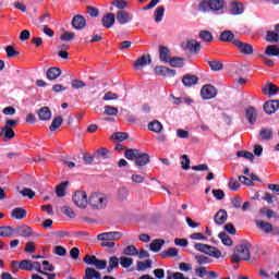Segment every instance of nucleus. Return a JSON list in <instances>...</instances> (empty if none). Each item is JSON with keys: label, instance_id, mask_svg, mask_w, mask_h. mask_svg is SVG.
<instances>
[{"label": "nucleus", "instance_id": "nucleus-8", "mask_svg": "<svg viewBox=\"0 0 279 279\" xmlns=\"http://www.w3.org/2000/svg\"><path fill=\"white\" fill-rule=\"evenodd\" d=\"M232 43L236 49H239L240 53H243L244 56H252L254 53V47L252 45L238 39H234Z\"/></svg>", "mask_w": 279, "mask_h": 279}, {"label": "nucleus", "instance_id": "nucleus-15", "mask_svg": "<svg viewBox=\"0 0 279 279\" xmlns=\"http://www.w3.org/2000/svg\"><path fill=\"white\" fill-rule=\"evenodd\" d=\"M72 27L74 29H84V27H86V17L83 15H75L72 19Z\"/></svg>", "mask_w": 279, "mask_h": 279}, {"label": "nucleus", "instance_id": "nucleus-64", "mask_svg": "<svg viewBox=\"0 0 279 279\" xmlns=\"http://www.w3.org/2000/svg\"><path fill=\"white\" fill-rule=\"evenodd\" d=\"M228 186L231 191H239L241 189V184L234 179L229 180Z\"/></svg>", "mask_w": 279, "mask_h": 279}, {"label": "nucleus", "instance_id": "nucleus-53", "mask_svg": "<svg viewBox=\"0 0 279 279\" xmlns=\"http://www.w3.org/2000/svg\"><path fill=\"white\" fill-rule=\"evenodd\" d=\"M125 256H138V250L134 245H130L124 248Z\"/></svg>", "mask_w": 279, "mask_h": 279}, {"label": "nucleus", "instance_id": "nucleus-57", "mask_svg": "<svg viewBox=\"0 0 279 279\" xmlns=\"http://www.w3.org/2000/svg\"><path fill=\"white\" fill-rule=\"evenodd\" d=\"M134 263V259L131 257H121L120 258V265L128 269V267H132V264Z\"/></svg>", "mask_w": 279, "mask_h": 279}, {"label": "nucleus", "instance_id": "nucleus-36", "mask_svg": "<svg viewBox=\"0 0 279 279\" xmlns=\"http://www.w3.org/2000/svg\"><path fill=\"white\" fill-rule=\"evenodd\" d=\"M129 195H130V192L128 191V189L120 187L117 193V199L118 202H125Z\"/></svg>", "mask_w": 279, "mask_h": 279}, {"label": "nucleus", "instance_id": "nucleus-24", "mask_svg": "<svg viewBox=\"0 0 279 279\" xmlns=\"http://www.w3.org/2000/svg\"><path fill=\"white\" fill-rule=\"evenodd\" d=\"M159 58L162 62H171V52L167 47H159Z\"/></svg>", "mask_w": 279, "mask_h": 279}, {"label": "nucleus", "instance_id": "nucleus-2", "mask_svg": "<svg viewBox=\"0 0 279 279\" xmlns=\"http://www.w3.org/2000/svg\"><path fill=\"white\" fill-rule=\"evenodd\" d=\"M250 247L247 245H238L231 256L232 263H241V260H250Z\"/></svg>", "mask_w": 279, "mask_h": 279}, {"label": "nucleus", "instance_id": "nucleus-63", "mask_svg": "<svg viewBox=\"0 0 279 279\" xmlns=\"http://www.w3.org/2000/svg\"><path fill=\"white\" fill-rule=\"evenodd\" d=\"M208 64L211 71H221L223 69V64L219 61H209Z\"/></svg>", "mask_w": 279, "mask_h": 279}, {"label": "nucleus", "instance_id": "nucleus-58", "mask_svg": "<svg viewBox=\"0 0 279 279\" xmlns=\"http://www.w3.org/2000/svg\"><path fill=\"white\" fill-rule=\"evenodd\" d=\"M75 38V33L73 32H65L60 36V40H63L65 43H69L70 40H73Z\"/></svg>", "mask_w": 279, "mask_h": 279}, {"label": "nucleus", "instance_id": "nucleus-20", "mask_svg": "<svg viewBox=\"0 0 279 279\" xmlns=\"http://www.w3.org/2000/svg\"><path fill=\"white\" fill-rule=\"evenodd\" d=\"M278 90H279L278 86H276L271 83L264 85L262 88V93L264 95H269L270 97L274 95H278Z\"/></svg>", "mask_w": 279, "mask_h": 279}, {"label": "nucleus", "instance_id": "nucleus-42", "mask_svg": "<svg viewBox=\"0 0 279 279\" xmlns=\"http://www.w3.org/2000/svg\"><path fill=\"white\" fill-rule=\"evenodd\" d=\"M0 136H3L4 138H8L10 141L15 136L14 130L3 126L1 129Z\"/></svg>", "mask_w": 279, "mask_h": 279}, {"label": "nucleus", "instance_id": "nucleus-5", "mask_svg": "<svg viewBox=\"0 0 279 279\" xmlns=\"http://www.w3.org/2000/svg\"><path fill=\"white\" fill-rule=\"evenodd\" d=\"M255 225L265 234H272V236L279 235V228L274 227V225H271L270 222H267L265 220H255Z\"/></svg>", "mask_w": 279, "mask_h": 279}, {"label": "nucleus", "instance_id": "nucleus-55", "mask_svg": "<svg viewBox=\"0 0 279 279\" xmlns=\"http://www.w3.org/2000/svg\"><path fill=\"white\" fill-rule=\"evenodd\" d=\"M195 260L198 265H208V263H210V257L205 255H196Z\"/></svg>", "mask_w": 279, "mask_h": 279}, {"label": "nucleus", "instance_id": "nucleus-40", "mask_svg": "<svg viewBox=\"0 0 279 279\" xmlns=\"http://www.w3.org/2000/svg\"><path fill=\"white\" fill-rule=\"evenodd\" d=\"M169 64L175 69H182V66H184V59L180 57H174L170 59Z\"/></svg>", "mask_w": 279, "mask_h": 279}, {"label": "nucleus", "instance_id": "nucleus-43", "mask_svg": "<svg viewBox=\"0 0 279 279\" xmlns=\"http://www.w3.org/2000/svg\"><path fill=\"white\" fill-rule=\"evenodd\" d=\"M243 12V4L239 2H233L231 4V11L230 13L233 14L234 16L241 14Z\"/></svg>", "mask_w": 279, "mask_h": 279}, {"label": "nucleus", "instance_id": "nucleus-9", "mask_svg": "<svg viewBox=\"0 0 279 279\" xmlns=\"http://www.w3.org/2000/svg\"><path fill=\"white\" fill-rule=\"evenodd\" d=\"M116 19L120 25H128V23H132V19H134V16L125 10H119Z\"/></svg>", "mask_w": 279, "mask_h": 279}, {"label": "nucleus", "instance_id": "nucleus-33", "mask_svg": "<svg viewBox=\"0 0 279 279\" xmlns=\"http://www.w3.org/2000/svg\"><path fill=\"white\" fill-rule=\"evenodd\" d=\"M119 267V258L117 256H112L109 258V265L107 267V272L112 274L113 269H118Z\"/></svg>", "mask_w": 279, "mask_h": 279}, {"label": "nucleus", "instance_id": "nucleus-41", "mask_svg": "<svg viewBox=\"0 0 279 279\" xmlns=\"http://www.w3.org/2000/svg\"><path fill=\"white\" fill-rule=\"evenodd\" d=\"M66 186H69L68 181H64L57 186L56 194L58 197H64V195H65L64 191H66Z\"/></svg>", "mask_w": 279, "mask_h": 279}, {"label": "nucleus", "instance_id": "nucleus-14", "mask_svg": "<svg viewBox=\"0 0 279 279\" xmlns=\"http://www.w3.org/2000/svg\"><path fill=\"white\" fill-rule=\"evenodd\" d=\"M245 117L251 125L256 123V119H258V110L254 107H248L245 111Z\"/></svg>", "mask_w": 279, "mask_h": 279}, {"label": "nucleus", "instance_id": "nucleus-21", "mask_svg": "<svg viewBox=\"0 0 279 279\" xmlns=\"http://www.w3.org/2000/svg\"><path fill=\"white\" fill-rule=\"evenodd\" d=\"M259 217H266V219H276L278 215L274 209H270L269 207H262L259 208Z\"/></svg>", "mask_w": 279, "mask_h": 279}, {"label": "nucleus", "instance_id": "nucleus-34", "mask_svg": "<svg viewBox=\"0 0 279 279\" xmlns=\"http://www.w3.org/2000/svg\"><path fill=\"white\" fill-rule=\"evenodd\" d=\"M163 245H165V240L157 239L150 243V250H151V252H160V250H162Z\"/></svg>", "mask_w": 279, "mask_h": 279}, {"label": "nucleus", "instance_id": "nucleus-50", "mask_svg": "<svg viewBox=\"0 0 279 279\" xmlns=\"http://www.w3.org/2000/svg\"><path fill=\"white\" fill-rule=\"evenodd\" d=\"M181 167L182 169H184V171H189V169H191V159H189L187 155H182L181 156Z\"/></svg>", "mask_w": 279, "mask_h": 279}, {"label": "nucleus", "instance_id": "nucleus-28", "mask_svg": "<svg viewBox=\"0 0 279 279\" xmlns=\"http://www.w3.org/2000/svg\"><path fill=\"white\" fill-rule=\"evenodd\" d=\"M186 49H189V51H192L193 53H197L199 49H202V44H199V41L195 39L189 40L186 44Z\"/></svg>", "mask_w": 279, "mask_h": 279}, {"label": "nucleus", "instance_id": "nucleus-3", "mask_svg": "<svg viewBox=\"0 0 279 279\" xmlns=\"http://www.w3.org/2000/svg\"><path fill=\"white\" fill-rule=\"evenodd\" d=\"M72 201H73V204H75V206L77 208H81L82 210H86V208H88L89 206L88 194H86V192L81 190L76 191L73 194Z\"/></svg>", "mask_w": 279, "mask_h": 279}, {"label": "nucleus", "instance_id": "nucleus-30", "mask_svg": "<svg viewBox=\"0 0 279 279\" xmlns=\"http://www.w3.org/2000/svg\"><path fill=\"white\" fill-rule=\"evenodd\" d=\"M93 278L101 279V272L97 271L94 268H86L84 279H93Z\"/></svg>", "mask_w": 279, "mask_h": 279}, {"label": "nucleus", "instance_id": "nucleus-4", "mask_svg": "<svg viewBox=\"0 0 279 279\" xmlns=\"http://www.w3.org/2000/svg\"><path fill=\"white\" fill-rule=\"evenodd\" d=\"M194 247L195 250H197V252H203L204 254H207L213 258H221V251L217 250L215 246H210L208 244L203 243H196Z\"/></svg>", "mask_w": 279, "mask_h": 279}, {"label": "nucleus", "instance_id": "nucleus-10", "mask_svg": "<svg viewBox=\"0 0 279 279\" xmlns=\"http://www.w3.org/2000/svg\"><path fill=\"white\" fill-rule=\"evenodd\" d=\"M202 99H215L217 97V88L213 85H205L201 89Z\"/></svg>", "mask_w": 279, "mask_h": 279}, {"label": "nucleus", "instance_id": "nucleus-22", "mask_svg": "<svg viewBox=\"0 0 279 279\" xmlns=\"http://www.w3.org/2000/svg\"><path fill=\"white\" fill-rule=\"evenodd\" d=\"M15 232L19 234V236H25V238H29L32 236V234H34L29 226H26V225L17 227L15 229Z\"/></svg>", "mask_w": 279, "mask_h": 279}, {"label": "nucleus", "instance_id": "nucleus-13", "mask_svg": "<svg viewBox=\"0 0 279 279\" xmlns=\"http://www.w3.org/2000/svg\"><path fill=\"white\" fill-rule=\"evenodd\" d=\"M49 23H51V14L48 12L44 13L35 21V25L38 29H43L45 25H49Z\"/></svg>", "mask_w": 279, "mask_h": 279}, {"label": "nucleus", "instance_id": "nucleus-11", "mask_svg": "<svg viewBox=\"0 0 279 279\" xmlns=\"http://www.w3.org/2000/svg\"><path fill=\"white\" fill-rule=\"evenodd\" d=\"M279 109V100H269L264 104V112L266 114H275Z\"/></svg>", "mask_w": 279, "mask_h": 279}, {"label": "nucleus", "instance_id": "nucleus-54", "mask_svg": "<svg viewBox=\"0 0 279 279\" xmlns=\"http://www.w3.org/2000/svg\"><path fill=\"white\" fill-rule=\"evenodd\" d=\"M218 236H219V239H220V241L222 242L223 245H227L229 247L232 245V239H230L228 236V234H226V232L219 233Z\"/></svg>", "mask_w": 279, "mask_h": 279}, {"label": "nucleus", "instance_id": "nucleus-60", "mask_svg": "<svg viewBox=\"0 0 279 279\" xmlns=\"http://www.w3.org/2000/svg\"><path fill=\"white\" fill-rule=\"evenodd\" d=\"M242 205H243V199H241V197L235 196L231 198V206L235 208V210H239V208H241Z\"/></svg>", "mask_w": 279, "mask_h": 279}, {"label": "nucleus", "instance_id": "nucleus-35", "mask_svg": "<svg viewBox=\"0 0 279 279\" xmlns=\"http://www.w3.org/2000/svg\"><path fill=\"white\" fill-rule=\"evenodd\" d=\"M265 53H266V56H269V57H278L279 56V47L277 45L267 46Z\"/></svg>", "mask_w": 279, "mask_h": 279}, {"label": "nucleus", "instance_id": "nucleus-52", "mask_svg": "<svg viewBox=\"0 0 279 279\" xmlns=\"http://www.w3.org/2000/svg\"><path fill=\"white\" fill-rule=\"evenodd\" d=\"M208 9H210L209 0H201L198 3L199 12L206 13V12H208Z\"/></svg>", "mask_w": 279, "mask_h": 279}, {"label": "nucleus", "instance_id": "nucleus-25", "mask_svg": "<svg viewBox=\"0 0 279 279\" xmlns=\"http://www.w3.org/2000/svg\"><path fill=\"white\" fill-rule=\"evenodd\" d=\"M38 117L40 121H49L51 119V109L49 107H43L38 111Z\"/></svg>", "mask_w": 279, "mask_h": 279}, {"label": "nucleus", "instance_id": "nucleus-59", "mask_svg": "<svg viewBox=\"0 0 279 279\" xmlns=\"http://www.w3.org/2000/svg\"><path fill=\"white\" fill-rule=\"evenodd\" d=\"M111 5H114V8H118V10H125L128 8V1L125 0H114Z\"/></svg>", "mask_w": 279, "mask_h": 279}, {"label": "nucleus", "instance_id": "nucleus-46", "mask_svg": "<svg viewBox=\"0 0 279 279\" xmlns=\"http://www.w3.org/2000/svg\"><path fill=\"white\" fill-rule=\"evenodd\" d=\"M63 119H62V117H57V118H54L53 120H52V123H51V125H50V132H56V130H58V128H60V125H62V123H63Z\"/></svg>", "mask_w": 279, "mask_h": 279}, {"label": "nucleus", "instance_id": "nucleus-56", "mask_svg": "<svg viewBox=\"0 0 279 279\" xmlns=\"http://www.w3.org/2000/svg\"><path fill=\"white\" fill-rule=\"evenodd\" d=\"M128 137H129V134L125 132H117L112 135V138L114 141H120V142L128 141Z\"/></svg>", "mask_w": 279, "mask_h": 279}, {"label": "nucleus", "instance_id": "nucleus-23", "mask_svg": "<svg viewBox=\"0 0 279 279\" xmlns=\"http://www.w3.org/2000/svg\"><path fill=\"white\" fill-rule=\"evenodd\" d=\"M15 229L10 226L0 227V236L4 239H12L14 236Z\"/></svg>", "mask_w": 279, "mask_h": 279}, {"label": "nucleus", "instance_id": "nucleus-44", "mask_svg": "<svg viewBox=\"0 0 279 279\" xmlns=\"http://www.w3.org/2000/svg\"><path fill=\"white\" fill-rule=\"evenodd\" d=\"M199 38L203 43H213V34L208 31H201Z\"/></svg>", "mask_w": 279, "mask_h": 279}, {"label": "nucleus", "instance_id": "nucleus-49", "mask_svg": "<svg viewBox=\"0 0 279 279\" xmlns=\"http://www.w3.org/2000/svg\"><path fill=\"white\" fill-rule=\"evenodd\" d=\"M109 154H110V150H108L107 148H99L95 151L94 156L96 158H109Z\"/></svg>", "mask_w": 279, "mask_h": 279}, {"label": "nucleus", "instance_id": "nucleus-29", "mask_svg": "<svg viewBox=\"0 0 279 279\" xmlns=\"http://www.w3.org/2000/svg\"><path fill=\"white\" fill-rule=\"evenodd\" d=\"M46 75L50 81L58 80L59 75H62V70L60 68H50Z\"/></svg>", "mask_w": 279, "mask_h": 279}, {"label": "nucleus", "instance_id": "nucleus-47", "mask_svg": "<svg viewBox=\"0 0 279 279\" xmlns=\"http://www.w3.org/2000/svg\"><path fill=\"white\" fill-rule=\"evenodd\" d=\"M151 268V260L146 259L144 262H138L137 263V271H145V269H150Z\"/></svg>", "mask_w": 279, "mask_h": 279}, {"label": "nucleus", "instance_id": "nucleus-32", "mask_svg": "<svg viewBox=\"0 0 279 279\" xmlns=\"http://www.w3.org/2000/svg\"><path fill=\"white\" fill-rule=\"evenodd\" d=\"M259 136H260L262 141H271V138L274 137V130L262 129L259 131Z\"/></svg>", "mask_w": 279, "mask_h": 279}, {"label": "nucleus", "instance_id": "nucleus-37", "mask_svg": "<svg viewBox=\"0 0 279 279\" xmlns=\"http://www.w3.org/2000/svg\"><path fill=\"white\" fill-rule=\"evenodd\" d=\"M141 154V150L138 149H128L124 153V156L128 160H136L138 158V155Z\"/></svg>", "mask_w": 279, "mask_h": 279}, {"label": "nucleus", "instance_id": "nucleus-39", "mask_svg": "<svg viewBox=\"0 0 279 279\" xmlns=\"http://www.w3.org/2000/svg\"><path fill=\"white\" fill-rule=\"evenodd\" d=\"M220 40L222 43H232L234 40V34L230 31H225L220 35Z\"/></svg>", "mask_w": 279, "mask_h": 279}, {"label": "nucleus", "instance_id": "nucleus-61", "mask_svg": "<svg viewBox=\"0 0 279 279\" xmlns=\"http://www.w3.org/2000/svg\"><path fill=\"white\" fill-rule=\"evenodd\" d=\"M62 213L65 214L66 217H69L70 219H75V211L69 207V206H63L61 208Z\"/></svg>", "mask_w": 279, "mask_h": 279}, {"label": "nucleus", "instance_id": "nucleus-17", "mask_svg": "<svg viewBox=\"0 0 279 279\" xmlns=\"http://www.w3.org/2000/svg\"><path fill=\"white\" fill-rule=\"evenodd\" d=\"M214 221H215V223H217V226H223V223H226V221H228V211H226L225 209H220L215 215Z\"/></svg>", "mask_w": 279, "mask_h": 279}, {"label": "nucleus", "instance_id": "nucleus-27", "mask_svg": "<svg viewBox=\"0 0 279 279\" xmlns=\"http://www.w3.org/2000/svg\"><path fill=\"white\" fill-rule=\"evenodd\" d=\"M182 82L185 86L191 87V86H195V84L199 82V78L195 75L187 74L183 76Z\"/></svg>", "mask_w": 279, "mask_h": 279}, {"label": "nucleus", "instance_id": "nucleus-12", "mask_svg": "<svg viewBox=\"0 0 279 279\" xmlns=\"http://www.w3.org/2000/svg\"><path fill=\"white\" fill-rule=\"evenodd\" d=\"M147 64H151V56L149 54H144L134 62V66L137 71H141V69L147 66Z\"/></svg>", "mask_w": 279, "mask_h": 279}, {"label": "nucleus", "instance_id": "nucleus-48", "mask_svg": "<svg viewBox=\"0 0 279 279\" xmlns=\"http://www.w3.org/2000/svg\"><path fill=\"white\" fill-rule=\"evenodd\" d=\"M19 269H22L24 271H32V260L29 259H23L19 264Z\"/></svg>", "mask_w": 279, "mask_h": 279}, {"label": "nucleus", "instance_id": "nucleus-16", "mask_svg": "<svg viewBox=\"0 0 279 279\" xmlns=\"http://www.w3.org/2000/svg\"><path fill=\"white\" fill-rule=\"evenodd\" d=\"M135 165L140 169H143L146 165H149V155L147 153H140L137 159H135Z\"/></svg>", "mask_w": 279, "mask_h": 279}, {"label": "nucleus", "instance_id": "nucleus-38", "mask_svg": "<svg viewBox=\"0 0 279 279\" xmlns=\"http://www.w3.org/2000/svg\"><path fill=\"white\" fill-rule=\"evenodd\" d=\"M104 114L107 117H117L119 114V108L107 105L105 106Z\"/></svg>", "mask_w": 279, "mask_h": 279}, {"label": "nucleus", "instance_id": "nucleus-26", "mask_svg": "<svg viewBox=\"0 0 279 279\" xmlns=\"http://www.w3.org/2000/svg\"><path fill=\"white\" fill-rule=\"evenodd\" d=\"M11 217H13V219H19V220L25 219L27 217V210L21 207H16L12 210Z\"/></svg>", "mask_w": 279, "mask_h": 279}, {"label": "nucleus", "instance_id": "nucleus-6", "mask_svg": "<svg viewBox=\"0 0 279 279\" xmlns=\"http://www.w3.org/2000/svg\"><path fill=\"white\" fill-rule=\"evenodd\" d=\"M83 263H85L86 265H93L98 270H102L108 267V262L106 259H99L95 255H85V257L83 258Z\"/></svg>", "mask_w": 279, "mask_h": 279}, {"label": "nucleus", "instance_id": "nucleus-7", "mask_svg": "<svg viewBox=\"0 0 279 279\" xmlns=\"http://www.w3.org/2000/svg\"><path fill=\"white\" fill-rule=\"evenodd\" d=\"M98 241H110L114 243V241H120L123 239V233L119 231L105 232L97 235Z\"/></svg>", "mask_w": 279, "mask_h": 279}, {"label": "nucleus", "instance_id": "nucleus-19", "mask_svg": "<svg viewBox=\"0 0 279 279\" xmlns=\"http://www.w3.org/2000/svg\"><path fill=\"white\" fill-rule=\"evenodd\" d=\"M226 5L223 0H209V10L213 12H221Z\"/></svg>", "mask_w": 279, "mask_h": 279}, {"label": "nucleus", "instance_id": "nucleus-1", "mask_svg": "<svg viewBox=\"0 0 279 279\" xmlns=\"http://www.w3.org/2000/svg\"><path fill=\"white\" fill-rule=\"evenodd\" d=\"M88 204L92 210H106L110 204V196L101 192H94L88 196Z\"/></svg>", "mask_w": 279, "mask_h": 279}, {"label": "nucleus", "instance_id": "nucleus-31", "mask_svg": "<svg viewBox=\"0 0 279 279\" xmlns=\"http://www.w3.org/2000/svg\"><path fill=\"white\" fill-rule=\"evenodd\" d=\"M148 130H150V132H155L156 134H160V132H162V123L155 120L148 124Z\"/></svg>", "mask_w": 279, "mask_h": 279}, {"label": "nucleus", "instance_id": "nucleus-51", "mask_svg": "<svg viewBox=\"0 0 279 279\" xmlns=\"http://www.w3.org/2000/svg\"><path fill=\"white\" fill-rule=\"evenodd\" d=\"M162 16H165V7H158L155 11L156 23H160V21H162Z\"/></svg>", "mask_w": 279, "mask_h": 279}, {"label": "nucleus", "instance_id": "nucleus-18", "mask_svg": "<svg viewBox=\"0 0 279 279\" xmlns=\"http://www.w3.org/2000/svg\"><path fill=\"white\" fill-rule=\"evenodd\" d=\"M116 21H117V17L114 16L113 13H107L106 15H104L101 23L107 29H110V27L114 25Z\"/></svg>", "mask_w": 279, "mask_h": 279}, {"label": "nucleus", "instance_id": "nucleus-62", "mask_svg": "<svg viewBox=\"0 0 279 279\" xmlns=\"http://www.w3.org/2000/svg\"><path fill=\"white\" fill-rule=\"evenodd\" d=\"M71 86L72 88H74L75 90L80 89V88H86V83H84V81H80V80H73L71 82Z\"/></svg>", "mask_w": 279, "mask_h": 279}, {"label": "nucleus", "instance_id": "nucleus-45", "mask_svg": "<svg viewBox=\"0 0 279 279\" xmlns=\"http://www.w3.org/2000/svg\"><path fill=\"white\" fill-rule=\"evenodd\" d=\"M238 158H245L246 160H251V162H254V154L247 150H240L236 153Z\"/></svg>", "mask_w": 279, "mask_h": 279}]
</instances>
